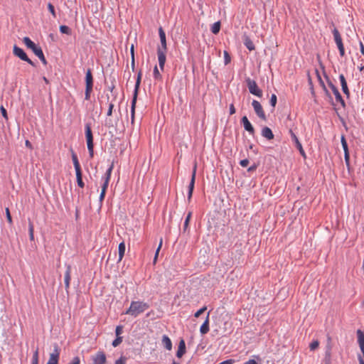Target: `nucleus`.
<instances>
[{"mask_svg": "<svg viewBox=\"0 0 364 364\" xmlns=\"http://www.w3.org/2000/svg\"><path fill=\"white\" fill-rule=\"evenodd\" d=\"M149 308V305L146 302L141 301H132L130 304L129 308L124 314L136 317Z\"/></svg>", "mask_w": 364, "mask_h": 364, "instance_id": "1", "label": "nucleus"}, {"mask_svg": "<svg viewBox=\"0 0 364 364\" xmlns=\"http://www.w3.org/2000/svg\"><path fill=\"white\" fill-rule=\"evenodd\" d=\"M141 76H142V72L140 70L137 74V77L136 80L134 93H133V97L132 100V106H131V123L132 124H134V122L136 103L138 92H139V87H140V84H141Z\"/></svg>", "mask_w": 364, "mask_h": 364, "instance_id": "2", "label": "nucleus"}, {"mask_svg": "<svg viewBox=\"0 0 364 364\" xmlns=\"http://www.w3.org/2000/svg\"><path fill=\"white\" fill-rule=\"evenodd\" d=\"M23 43L27 48L32 50L34 54L38 57L43 65H47V60L44 56L43 52L40 46H38L33 42L28 37H24L23 39Z\"/></svg>", "mask_w": 364, "mask_h": 364, "instance_id": "3", "label": "nucleus"}, {"mask_svg": "<svg viewBox=\"0 0 364 364\" xmlns=\"http://www.w3.org/2000/svg\"><path fill=\"white\" fill-rule=\"evenodd\" d=\"M85 134L86 138L87 146L89 151V156L90 159H92L94 156V142L91 124L90 123H87L85 126Z\"/></svg>", "mask_w": 364, "mask_h": 364, "instance_id": "4", "label": "nucleus"}, {"mask_svg": "<svg viewBox=\"0 0 364 364\" xmlns=\"http://www.w3.org/2000/svg\"><path fill=\"white\" fill-rule=\"evenodd\" d=\"M85 100H89L93 88V76L91 69H87L85 74Z\"/></svg>", "mask_w": 364, "mask_h": 364, "instance_id": "5", "label": "nucleus"}, {"mask_svg": "<svg viewBox=\"0 0 364 364\" xmlns=\"http://www.w3.org/2000/svg\"><path fill=\"white\" fill-rule=\"evenodd\" d=\"M332 33L333 35V38H334L335 43H336L337 47H338V49L339 50V54H340L341 57H344L346 55L345 48H344V46L343 43V41H342V38H341L340 32L338 31V30L336 28H334L332 30Z\"/></svg>", "mask_w": 364, "mask_h": 364, "instance_id": "6", "label": "nucleus"}, {"mask_svg": "<svg viewBox=\"0 0 364 364\" xmlns=\"http://www.w3.org/2000/svg\"><path fill=\"white\" fill-rule=\"evenodd\" d=\"M245 82L247 83V86L248 87L249 92L251 94H252L258 97H262V91L260 88H259L257 82L254 80H252L250 77H247V78H246Z\"/></svg>", "mask_w": 364, "mask_h": 364, "instance_id": "7", "label": "nucleus"}, {"mask_svg": "<svg viewBox=\"0 0 364 364\" xmlns=\"http://www.w3.org/2000/svg\"><path fill=\"white\" fill-rule=\"evenodd\" d=\"M13 53L14 55L17 56L21 60L27 62L33 67H36V64L28 57L25 51L16 45H14V46Z\"/></svg>", "mask_w": 364, "mask_h": 364, "instance_id": "8", "label": "nucleus"}, {"mask_svg": "<svg viewBox=\"0 0 364 364\" xmlns=\"http://www.w3.org/2000/svg\"><path fill=\"white\" fill-rule=\"evenodd\" d=\"M252 106L253 107V109L257 116L262 120L266 121L267 116L260 102H258L257 100H253V101L252 102Z\"/></svg>", "mask_w": 364, "mask_h": 364, "instance_id": "9", "label": "nucleus"}, {"mask_svg": "<svg viewBox=\"0 0 364 364\" xmlns=\"http://www.w3.org/2000/svg\"><path fill=\"white\" fill-rule=\"evenodd\" d=\"M113 168H114V164L112 163V164L109 166V167L106 171V173H105V175L102 176V180L104 181V182L102 185V191H106L107 189Z\"/></svg>", "mask_w": 364, "mask_h": 364, "instance_id": "10", "label": "nucleus"}, {"mask_svg": "<svg viewBox=\"0 0 364 364\" xmlns=\"http://www.w3.org/2000/svg\"><path fill=\"white\" fill-rule=\"evenodd\" d=\"M289 133H290L291 139L292 141H294L295 143V146L299 150L300 154L304 159H306V153H305V151L302 147V145H301V142L299 141L298 137L296 136V135L294 134V132L291 129L289 130Z\"/></svg>", "mask_w": 364, "mask_h": 364, "instance_id": "11", "label": "nucleus"}, {"mask_svg": "<svg viewBox=\"0 0 364 364\" xmlns=\"http://www.w3.org/2000/svg\"><path fill=\"white\" fill-rule=\"evenodd\" d=\"M196 174V166H195L193 168V170L192 172V176H191V181L188 185V196H187V199L188 201H190L192 198L194 186H195Z\"/></svg>", "mask_w": 364, "mask_h": 364, "instance_id": "12", "label": "nucleus"}, {"mask_svg": "<svg viewBox=\"0 0 364 364\" xmlns=\"http://www.w3.org/2000/svg\"><path fill=\"white\" fill-rule=\"evenodd\" d=\"M241 123L243 124L244 129L245 131L248 132L249 134L252 136L255 135V130L253 127L252 124L249 121L247 116H244L241 119Z\"/></svg>", "mask_w": 364, "mask_h": 364, "instance_id": "13", "label": "nucleus"}, {"mask_svg": "<svg viewBox=\"0 0 364 364\" xmlns=\"http://www.w3.org/2000/svg\"><path fill=\"white\" fill-rule=\"evenodd\" d=\"M167 50H164L162 48H157V55H158V60H159V68L161 70H164V65L166 60V53Z\"/></svg>", "mask_w": 364, "mask_h": 364, "instance_id": "14", "label": "nucleus"}, {"mask_svg": "<svg viewBox=\"0 0 364 364\" xmlns=\"http://www.w3.org/2000/svg\"><path fill=\"white\" fill-rule=\"evenodd\" d=\"M159 35L160 38L161 46L157 48H162L164 50H167L166 33L162 27L159 28Z\"/></svg>", "mask_w": 364, "mask_h": 364, "instance_id": "15", "label": "nucleus"}, {"mask_svg": "<svg viewBox=\"0 0 364 364\" xmlns=\"http://www.w3.org/2000/svg\"><path fill=\"white\" fill-rule=\"evenodd\" d=\"M261 135L269 141L272 140L274 138V135L272 129L266 126L262 127Z\"/></svg>", "mask_w": 364, "mask_h": 364, "instance_id": "16", "label": "nucleus"}, {"mask_svg": "<svg viewBox=\"0 0 364 364\" xmlns=\"http://www.w3.org/2000/svg\"><path fill=\"white\" fill-rule=\"evenodd\" d=\"M209 316H210V311L207 314V316L205 317V319L204 322L202 323V325L200 327V333L202 335H205L208 333L210 328H209Z\"/></svg>", "mask_w": 364, "mask_h": 364, "instance_id": "17", "label": "nucleus"}, {"mask_svg": "<svg viewBox=\"0 0 364 364\" xmlns=\"http://www.w3.org/2000/svg\"><path fill=\"white\" fill-rule=\"evenodd\" d=\"M106 362V356L105 354L102 352L99 351L95 355V356L93 358V364H105Z\"/></svg>", "mask_w": 364, "mask_h": 364, "instance_id": "18", "label": "nucleus"}, {"mask_svg": "<svg viewBox=\"0 0 364 364\" xmlns=\"http://www.w3.org/2000/svg\"><path fill=\"white\" fill-rule=\"evenodd\" d=\"M339 80L341 82V85L342 88V91L343 93L348 97L350 96V91L348 87L346 80L343 74L339 75Z\"/></svg>", "mask_w": 364, "mask_h": 364, "instance_id": "19", "label": "nucleus"}, {"mask_svg": "<svg viewBox=\"0 0 364 364\" xmlns=\"http://www.w3.org/2000/svg\"><path fill=\"white\" fill-rule=\"evenodd\" d=\"M316 76H317V78H318V82H319V85L320 86L322 87L323 90L325 92V95L329 97L331 99V100H332V97L329 92V91L328 90L323 80H322L320 74H319V72L318 70H316Z\"/></svg>", "mask_w": 364, "mask_h": 364, "instance_id": "20", "label": "nucleus"}, {"mask_svg": "<svg viewBox=\"0 0 364 364\" xmlns=\"http://www.w3.org/2000/svg\"><path fill=\"white\" fill-rule=\"evenodd\" d=\"M59 360V352L58 348L55 347L54 352L50 355L49 360L46 364H58Z\"/></svg>", "mask_w": 364, "mask_h": 364, "instance_id": "21", "label": "nucleus"}, {"mask_svg": "<svg viewBox=\"0 0 364 364\" xmlns=\"http://www.w3.org/2000/svg\"><path fill=\"white\" fill-rule=\"evenodd\" d=\"M242 40H243L244 45L246 46V48L249 50L252 51L255 49V46L252 41L250 39V38L248 36L245 34L242 36Z\"/></svg>", "mask_w": 364, "mask_h": 364, "instance_id": "22", "label": "nucleus"}, {"mask_svg": "<svg viewBox=\"0 0 364 364\" xmlns=\"http://www.w3.org/2000/svg\"><path fill=\"white\" fill-rule=\"evenodd\" d=\"M186 353V343L183 339H181L179 342L178 350L176 352V356L181 358Z\"/></svg>", "mask_w": 364, "mask_h": 364, "instance_id": "23", "label": "nucleus"}, {"mask_svg": "<svg viewBox=\"0 0 364 364\" xmlns=\"http://www.w3.org/2000/svg\"><path fill=\"white\" fill-rule=\"evenodd\" d=\"M162 344L166 349L171 350L172 349V342L169 337L166 335L162 336Z\"/></svg>", "mask_w": 364, "mask_h": 364, "instance_id": "24", "label": "nucleus"}, {"mask_svg": "<svg viewBox=\"0 0 364 364\" xmlns=\"http://www.w3.org/2000/svg\"><path fill=\"white\" fill-rule=\"evenodd\" d=\"M71 151H72V160L73 162L75 172L82 171L80 164L79 163L77 154L73 150H71Z\"/></svg>", "mask_w": 364, "mask_h": 364, "instance_id": "25", "label": "nucleus"}, {"mask_svg": "<svg viewBox=\"0 0 364 364\" xmlns=\"http://www.w3.org/2000/svg\"><path fill=\"white\" fill-rule=\"evenodd\" d=\"M70 270H71L70 267L68 266L67 269L65 272V275H64V283H65V287L66 289H68L70 286Z\"/></svg>", "mask_w": 364, "mask_h": 364, "instance_id": "26", "label": "nucleus"}, {"mask_svg": "<svg viewBox=\"0 0 364 364\" xmlns=\"http://www.w3.org/2000/svg\"><path fill=\"white\" fill-rule=\"evenodd\" d=\"M126 246L124 241L119 244L118 252H119V261L122 260L125 253Z\"/></svg>", "mask_w": 364, "mask_h": 364, "instance_id": "27", "label": "nucleus"}, {"mask_svg": "<svg viewBox=\"0 0 364 364\" xmlns=\"http://www.w3.org/2000/svg\"><path fill=\"white\" fill-rule=\"evenodd\" d=\"M323 76L324 77L326 78V81H327V83H328V85L329 86V87L331 89L333 93L337 90H338V89L336 87V86L331 81V80L329 79L328 75L326 73L325 70H324V68L323 67Z\"/></svg>", "mask_w": 364, "mask_h": 364, "instance_id": "28", "label": "nucleus"}, {"mask_svg": "<svg viewBox=\"0 0 364 364\" xmlns=\"http://www.w3.org/2000/svg\"><path fill=\"white\" fill-rule=\"evenodd\" d=\"M77 186L80 188H83L85 186V183L82 181V171L75 172Z\"/></svg>", "mask_w": 364, "mask_h": 364, "instance_id": "29", "label": "nucleus"}, {"mask_svg": "<svg viewBox=\"0 0 364 364\" xmlns=\"http://www.w3.org/2000/svg\"><path fill=\"white\" fill-rule=\"evenodd\" d=\"M333 94L335 95L336 100L337 102H340L343 107H346V102H345L344 100L343 99V97H342L341 93L339 92V91L337 90L336 92H334Z\"/></svg>", "mask_w": 364, "mask_h": 364, "instance_id": "30", "label": "nucleus"}, {"mask_svg": "<svg viewBox=\"0 0 364 364\" xmlns=\"http://www.w3.org/2000/svg\"><path fill=\"white\" fill-rule=\"evenodd\" d=\"M220 26H221V24H220V21H217V22L214 23L210 28L211 32L213 34H215V35L218 34L220 32Z\"/></svg>", "mask_w": 364, "mask_h": 364, "instance_id": "31", "label": "nucleus"}, {"mask_svg": "<svg viewBox=\"0 0 364 364\" xmlns=\"http://www.w3.org/2000/svg\"><path fill=\"white\" fill-rule=\"evenodd\" d=\"M341 142L343 147V149L344 151V153L349 152L348 144L346 139V137L344 135H342L341 137Z\"/></svg>", "mask_w": 364, "mask_h": 364, "instance_id": "32", "label": "nucleus"}, {"mask_svg": "<svg viewBox=\"0 0 364 364\" xmlns=\"http://www.w3.org/2000/svg\"><path fill=\"white\" fill-rule=\"evenodd\" d=\"M60 31L62 33L67 34V35H71V29L65 25H62L60 26Z\"/></svg>", "mask_w": 364, "mask_h": 364, "instance_id": "33", "label": "nucleus"}, {"mask_svg": "<svg viewBox=\"0 0 364 364\" xmlns=\"http://www.w3.org/2000/svg\"><path fill=\"white\" fill-rule=\"evenodd\" d=\"M153 75H154V78L156 80H161L162 79V76L160 74L156 65H155V67L154 68Z\"/></svg>", "mask_w": 364, "mask_h": 364, "instance_id": "34", "label": "nucleus"}, {"mask_svg": "<svg viewBox=\"0 0 364 364\" xmlns=\"http://www.w3.org/2000/svg\"><path fill=\"white\" fill-rule=\"evenodd\" d=\"M277 102V97L275 94H272L269 100V104L273 107V109H274V107H276Z\"/></svg>", "mask_w": 364, "mask_h": 364, "instance_id": "35", "label": "nucleus"}, {"mask_svg": "<svg viewBox=\"0 0 364 364\" xmlns=\"http://www.w3.org/2000/svg\"><path fill=\"white\" fill-rule=\"evenodd\" d=\"M162 242H163V238L161 237L160 240H159V245L156 250V252H155V255H154V262H156V259H157V257H158V255H159V252L160 251V249L162 246Z\"/></svg>", "mask_w": 364, "mask_h": 364, "instance_id": "36", "label": "nucleus"}, {"mask_svg": "<svg viewBox=\"0 0 364 364\" xmlns=\"http://www.w3.org/2000/svg\"><path fill=\"white\" fill-rule=\"evenodd\" d=\"M319 346V342L318 340H315V341H313L310 345H309V348L311 350H316Z\"/></svg>", "mask_w": 364, "mask_h": 364, "instance_id": "37", "label": "nucleus"}, {"mask_svg": "<svg viewBox=\"0 0 364 364\" xmlns=\"http://www.w3.org/2000/svg\"><path fill=\"white\" fill-rule=\"evenodd\" d=\"M230 60H231V58H230V54L228 53V51L225 50L224 51V63L225 65H228L230 63Z\"/></svg>", "mask_w": 364, "mask_h": 364, "instance_id": "38", "label": "nucleus"}, {"mask_svg": "<svg viewBox=\"0 0 364 364\" xmlns=\"http://www.w3.org/2000/svg\"><path fill=\"white\" fill-rule=\"evenodd\" d=\"M122 341V337L121 336H117V338L112 341V345L114 346V347H117L118 346Z\"/></svg>", "mask_w": 364, "mask_h": 364, "instance_id": "39", "label": "nucleus"}, {"mask_svg": "<svg viewBox=\"0 0 364 364\" xmlns=\"http://www.w3.org/2000/svg\"><path fill=\"white\" fill-rule=\"evenodd\" d=\"M31 363L38 364V349H36L35 350V352L33 353V358H32V362Z\"/></svg>", "mask_w": 364, "mask_h": 364, "instance_id": "40", "label": "nucleus"}, {"mask_svg": "<svg viewBox=\"0 0 364 364\" xmlns=\"http://www.w3.org/2000/svg\"><path fill=\"white\" fill-rule=\"evenodd\" d=\"M207 309V307L205 306H203L200 309H198L195 314L194 316L196 318L199 317L205 310Z\"/></svg>", "mask_w": 364, "mask_h": 364, "instance_id": "41", "label": "nucleus"}, {"mask_svg": "<svg viewBox=\"0 0 364 364\" xmlns=\"http://www.w3.org/2000/svg\"><path fill=\"white\" fill-rule=\"evenodd\" d=\"M48 9L49 11L51 13V14L53 15V16L55 17L56 14H55V8L51 3H48Z\"/></svg>", "mask_w": 364, "mask_h": 364, "instance_id": "42", "label": "nucleus"}, {"mask_svg": "<svg viewBox=\"0 0 364 364\" xmlns=\"http://www.w3.org/2000/svg\"><path fill=\"white\" fill-rule=\"evenodd\" d=\"M114 107V105L113 102H110L109 105V108H108L107 112V115L108 117H110L112 115Z\"/></svg>", "mask_w": 364, "mask_h": 364, "instance_id": "43", "label": "nucleus"}, {"mask_svg": "<svg viewBox=\"0 0 364 364\" xmlns=\"http://www.w3.org/2000/svg\"><path fill=\"white\" fill-rule=\"evenodd\" d=\"M191 215H192V213L191 212H189L185 219V221H184V224H183V228H187L188 225V223H189V220L191 218Z\"/></svg>", "mask_w": 364, "mask_h": 364, "instance_id": "44", "label": "nucleus"}, {"mask_svg": "<svg viewBox=\"0 0 364 364\" xmlns=\"http://www.w3.org/2000/svg\"><path fill=\"white\" fill-rule=\"evenodd\" d=\"M344 159L347 166L350 165V154L349 152L344 153Z\"/></svg>", "mask_w": 364, "mask_h": 364, "instance_id": "45", "label": "nucleus"}, {"mask_svg": "<svg viewBox=\"0 0 364 364\" xmlns=\"http://www.w3.org/2000/svg\"><path fill=\"white\" fill-rule=\"evenodd\" d=\"M68 364H80V359L78 356H75Z\"/></svg>", "mask_w": 364, "mask_h": 364, "instance_id": "46", "label": "nucleus"}, {"mask_svg": "<svg viewBox=\"0 0 364 364\" xmlns=\"http://www.w3.org/2000/svg\"><path fill=\"white\" fill-rule=\"evenodd\" d=\"M0 110H1V114L2 116L5 118V119H8V114H7V111L6 109L4 108V106H1L0 107Z\"/></svg>", "mask_w": 364, "mask_h": 364, "instance_id": "47", "label": "nucleus"}, {"mask_svg": "<svg viewBox=\"0 0 364 364\" xmlns=\"http://www.w3.org/2000/svg\"><path fill=\"white\" fill-rule=\"evenodd\" d=\"M249 164V160L247 159H242L240 161V165L242 167H246Z\"/></svg>", "mask_w": 364, "mask_h": 364, "instance_id": "48", "label": "nucleus"}, {"mask_svg": "<svg viewBox=\"0 0 364 364\" xmlns=\"http://www.w3.org/2000/svg\"><path fill=\"white\" fill-rule=\"evenodd\" d=\"M122 333V326H117L115 329V334L118 337Z\"/></svg>", "mask_w": 364, "mask_h": 364, "instance_id": "49", "label": "nucleus"}, {"mask_svg": "<svg viewBox=\"0 0 364 364\" xmlns=\"http://www.w3.org/2000/svg\"><path fill=\"white\" fill-rule=\"evenodd\" d=\"M125 363H126V358L121 357L115 361L114 364H125Z\"/></svg>", "mask_w": 364, "mask_h": 364, "instance_id": "50", "label": "nucleus"}, {"mask_svg": "<svg viewBox=\"0 0 364 364\" xmlns=\"http://www.w3.org/2000/svg\"><path fill=\"white\" fill-rule=\"evenodd\" d=\"M257 168V165L256 164H254L253 165H252L251 166H250L248 168H247V171L248 172H253V171H255Z\"/></svg>", "mask_w": 364, "mask_h": 364, "instance_id": "51", "label": "nucleus"}, {"mask_svg": "<svg viewBox=\"0 0 364 364\" xmlns=\"http://www.w3.org/2000/svg\"><path fill=\"white\" fill-rule=\"evenodd\" d=\"M235 363V360L233 359H228L225 360L218 364H233Z\"/></svg>", "mask_w": 364, "mask_h": 364, "instance_id": "52", "label": "nucleus"}, {"mask_svg": "<svg viewBox=\"0 0 364 364\" xmlns=\"http://www.w3.org/2000/svg\"><path fill=\"white\" fill-rule=\"evenodd\" d=\"M6 213L7 220L11 223V216L10 214L9 209L8 208H6Z\"/></svg>", "mask_w": 364, "mask_h": 364, "instance_id": "53", "label": "nucleus"}, {"mask_svg": "<svg viewBox=\"0 0 364 364\" xmlns=\"http://www.w3.org/2000/svg\"><path fill=\"white\" fill-rule=\"evenodd\" d=\"M114 81H115V78L113 77L112 79V85L111 86L108 87V90L111 92H113L114 88H115V85H114Z\"/></svg>", "mask_w": 364, "mask_h": 364, "instance_id": "54", "label": "nucleus"}, {"mask_svg": "<svg viewBox=\"0 0 364 364\" xmlns=\"http://www.w3.org/2000/svg\"><path fill=\"white\" fill-rule=\"evenodd\" d=\"M235 112H236V110H235L234 105L231 104L230 105V114H233L235 113Z\"/></svg>", "mask_w": 364, "mask_h": 364, "instance_id": "55", "label": "nucleus"}, {"mask_svg": "<svg viewBox=\"0 0 364 364\" xmlns=\"http://www.w3.org/2000/svg\"><path fill=\"white\" fill-rule=\"evenodd\" d=\"M106 191H101L100 195V201H102L105 197Z\"/></svg>", "mask_w": 364, "mask_h": 364, "instance_id": "56", "label": "nucleus"}, {"mask_svg": "<svg viewBox=\"0 0 364 364\" xmlns=\"http://www.w3.org/2000/svg\"><path fill=\"white\" fill-rule=\"evenodd\" d=\"M243 364H259V363L254 359H250L249 360L246 361Z\"/></svg>", "mask_w": 364, "mask_h": 364, "instance_id": "57", "label": "nucleus"}, {"mask_svg": "<svg viewBox=\"0 0 364 364\" xmlns=\"http://www.w3.org/2000/svg\"><path fill=\"white\" fill-rule=\"evenodd\" d=\"M130 54H131V58H134V47L133 44L131 46V48H130Z\"/></svg>", "mask_w": 364, "mask_h": 364, "instance_id": "58", "label": "nucleus"}, {"mask_svg": "<svg viewBox=\"0 0 364 364\" xmlns=\"http://www.w3.org/2000/svg\"><path fill=\"white\" fill-rule=\"evenodd\" d=\"M132 58V62H131L132 70V71H134V69H135V59H134V58Z\"/></svg>", "mask_w": 364, "mask_h": 364, "instance_id": "59", "label": "nucleus"}, {"mask_svg": "<svg viewBox=\"0 0 364 364\" xmlns=\"http://www.w3.org/2000/svg\"><path fill=\"white\" fill-rule=\"evenodd\" d=\"M29 230V237H30V240H33V238H34V236H33V230L34 229H28Z\"/></svg>", "mask_w": 364, "mask_h": 364, "instance_id": "60", "label": "nucleus"}, {"mask_svg": "<svg viewBox=\"0 0 364 364\" xmlns=\"http://www.w3.org/2000/svg\"><path fill=\"white\" fill-rule=\"evenodd\" d=\"M360 53L363 55H364V46L361 41L360 42Z\"/></svg>", "mask_w": 364, "mask_h": 364, "instance_id": "61", "label": "nucleus"}, {"mask_svg": "<svg viewBox=\"0 0 364 364\" xmlns=\"http://www.w3.org/2000/svg\"><path fill=\"white\" fill-rule=\"evenodd\" d=\"M359 364H364V359L362 358L361 355H358V357Z\"/></svg>", "mask_w": 364, "mask_h": 364, "instance_id": "62", "label": "nucleus"}, {"mask_svg": "<svg viewBox=\"0 0 364 364\" xmlns=\"http://www.w3.org/2000/svg\"><path fill=\"white\" fill-rule=\"evenodd\" d=\"M253 148H254V145H253L252 144H250L249 145V146H248V149H249L253 150V151H254L255 154H257V151L254 150V149H253Z\"/></svg>", "mask_w": 364, "mask_h": 364, "instance_id": "63", "label": "nucleus"}, {"mask_svg": "<svg viewBox=\"0 0 364 364\" xmlns=\"http://www.w3.org/2000/svg\"><path fill=\"white\" fill-rule=\"evenodd\" d=\"M330 357H331V353H330V350H327L326 352V358H328V359H330Z\"/></svg>", "mask_w": 364, "mask_h": 364, "instance_id": "64", "label": "nucleus"}]
</instances>
